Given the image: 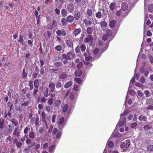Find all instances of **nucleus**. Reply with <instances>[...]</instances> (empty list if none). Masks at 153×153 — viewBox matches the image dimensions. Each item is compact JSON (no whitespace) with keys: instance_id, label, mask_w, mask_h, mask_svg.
Returning <instances> with one entry per match:
<instances>
[{"instance_id":"f257e3e1","label":"nucleus","mask_w":153,"mask_h":153,"mask_svg":"<svg viewBox=\"0 0 153 153\" xmlns=\"http://www.w3.org/2000/svg\"><path fill=\"white\" fill-rule=\"evenodd\" d=\"M57 123L59 125V127L60 129L63 128L65 123L64 118L62 117L60 119H57Z\"/></svg>"},{"instance_id":"f03ea898","label":"nucleus","mask_w":153,"mask_h":153,"mask_svg":"<svg viewBox=\"0 0 153 153\" xmlns=\"http://www.w3.org/2000/svg\"><path fill=\"white\" fill-rule=\"evenodd\" d=\"M12 126L10 124L8 125L2 131L5 134H9L12 130Z\"/></svg>"},{"instance_id":"7ed1b4c3","label":"nucleus","mask_w":153,"mask_h":153,"mask_svg":"<svg viewBox=\"0 0 153 153\" xmlns=\"http://www.w3.org/2000/svg\"><path fill=\"white\" fill-rule=\"evenodd\" d=\"M67 9L70 13H72L74 10V6L72 3H68L67 5Z\"/></svg>"},{"instance_id":"20e7f679","label":"nucleus","mask_w":153,"mask_h":153,"mask_svg":"<svg viewBox=\"0 0 153 153\" xmlns=\"http://www.w3.org/2000/svg\"><path fill=\"white\" fill-rule=\"evenodd\" d=\"M49 91L52 93L53 92L55 89V85L53 82L50 83L48 85Z\"/></svg>"},{"instance_id":"39448f33","label":"nucleus","mask_w":153,"mask_h":153,"mask_svg":"<svg viewBox=\"0 0 153 153\" xmlns=\"http://www.w3.org/2000/svg\"><path fill=\"white\" fill-rule=\"evenodd\" d=\"M56 33L59 36H60L62 35V36H65L66 35V31L63 29H62V30H57L56 31Z\"/></svg>"},{"instance_id":"423d86ee","label":"nucleus","mask_w":153,"mask_h":153,"mask_svg":"<svg viewBox=\"0 0 153 153\" xmlns=\"http://www.w3.org/2000/svg\"><path fill=\"white\" fill-rule=\"evenodd\" d=\"M124 115V111L123 113V114H121V117L120 119V120H119V121L117 125V126H119V127H121L122 125H123V123H124V119L123 121V119H121L122 117Z\"/></svg>"},{"instance_id":"0eeeda50","label":"nucleus","mask_w":153,"mask_h":153,"mask_svg":"<svg viewBox=\"0 0 153 153\" xmlns=\"http://www.w3.org/2000/svg\"><path fill=\"white\" fill-rule=\"evenodd\" d=\"M66 43L67 46L68 47L71 48L72 50H73V42L70 40H67L66 41Z\"/></svg>"},{"instance_id":"6e6552de","label":"nucleus","mask_w":153,"mask_h":153,"mask_svg":"<svg viewBox=\"0 0 153 153\" xmlns=\"http://www.w3.org/2000/svg\"><path fill=\"white\" fill-rule=\"evenodd\" d=\"M19 127L18 126L16 127L13 133V135L16 137H19L20 135V132L18 130Z\"/></svg>"},{"instance_id":"1a4fd4ad","label":"nucleus","mask_w":153,"mask_h":153,"mask_svg":"<svg viewBox=\"0 0 153 153\" xmlns=\"http://www.w3.org/2000/svg\"><path fill=\"white\" fill-rule=\"evenodd\" d=\"M146 105L148 106H151L153 105V99H147L146 101Z\"/></svg>"},{"instance_id":"9d476101","label":"nucleus","mask_w":153,"mask_h":153,"mask_svg":"<svg viewBox=\"0 0 153 153\" xmlns=\"http://www.w3.org/2000/svg\"><path fill=\"white\" fill-rule=\"evenodd\" d=\"M61 103V101L57 100L53 104V107L54 108L58 107Z\"/></svg>"},{"instance_id":"9b49d317","label":"nucleus","mask_w":153,"mask_h":153,"mask_svg":"<svg viewBox=\"0 0 153 153\" xmlns=\"http://www.w3.org/2000/svg\"><path fill=\"white\" fill-rule=\"evenodd\" d=\"M88 37L85 39L84 41L85 42H89L92 41L93 40V37L90 35H88Z\"/></svg>"},{"instance_id":"f8f14e48","label":"nucleus","mask_w":153,"mask_h":153,"mask_svg":"<svg viewBox=\"0 0 153 153\" xmlns=\"http://www.w3.org/2000/svg\"><path fill=\"white\" fill-rule=\"evenodd\" d=\"M74 20V16L71 15L68 16L66 19V21H67V22L69 23H71Z\"/></svg>"},{"instance_id":"ddd939ff","label":"nucleus","mask_w":153,"mask_h":153,"mask_svg":"<svg viewBox=\"0 0 153 153\" xmlns=\"http://www.w3.org/2000/svg\"><path fill=\"white\" fill-rule=\"evenodd\" d=\"M67 77V75L65 73H63L60 74L59 76V78L61 80H64L66 79Z\"/></svg>"},{"instance_id":"4468645a","label":"nucleus","mask_w":153,"mask_h":153,"mask_svg":"<svg viewBox=\"0 0 153 153\" xmlns=\"http://www.w3.org/2000/svg\"><path fill=\"white\" fill-rule=\"evenodd\" d=\"M29 137L30 139H33L36 137V135L33 131H31L29 132Z\"/></svg>"},{"instance_id":"2eb2a0df","label":"nucleus","mask_w":153,"mask_h":153,"mask_svg":"<svg viewBox=\"0 0 153 153\" xmlns=\"http://www.w3.org/2000/svg\"><path fill=\"white\" fill-rule=\"evenodd\" d=\"M116 4L114 3H111L109 5V8L112 11L114 10L116 8Z\"/></svg>"},{"instance_id":"dca6fc26","label":"nucleus","mask_w":153,"mask_h":153,"mask_svg":"<svg viewBox=\"0 0 153 153\" xmlns=\"http://www.w3.org/2000/svg\"><path fill=\"white\" fill-rule=\"evenodd\" d=\"M81 16L80 14L78 12L76 13L74 15V19L76 20H78L80 18Z\"/></svg>"},{"instance_id":"f3484780","label":"nucleus","mask_w":153,"mask_h":153,"mask_svg":"<svg viewBox=\"0 0 153 153\" xmlns=\"http://www.w3.org/2000/svg\"><path fill=\"white\" fill-rule=\"evenodd\" d=\"M15 143L16 144V146L18 148L20 147L22 145V143L21 142L18 141L17 139H16L15 140Z\"/></svg>"},{"instance_id":"a211bd4d","label":"nucleus","mask_w":153,"mask_h":153,"mask_svg":"<svg viewBox=\"0 0 153 153\" xmlns=\"http://www.w3.org/2000/svg\"><path fill=\"white\" fill-rule=\"evenodd\" d=\"M61 13L62 16L65 17L67 15V11L65 9H63L61 11Z\"/></svg>"},{"instance_id":"6ab92c4d","label":"nucleus","mask_w":153,"mask_h":153,"mask_svg":"<svg viewBox=\"0 0 153 153\" xmlns=\"http://www.w3.org/2000/svg\"><path fill=\"white\" fill-rule=\"evenodd\" d=\"M73 82L71 81H70L69 82L66 83L64 87L65 88H68L70 87L72 84Z\"/></svg>"},{"instance_id":"aec40b11","label":"nucleus","mask_w":153,"mask_h":153,"mask_svg":"<svg viewBox=\"0 0 153 153\" xmlns=\"http://www.w3.org/2000/svg\"><path fill=\"white\" fill-rule=\"evenodd\" d=\"M84 23L88 26H90L92 24V22L91 21H88L86 19H85L83 20Z\"/></svg>"},{"instance_id":"412c9836","label":"nucleus","mask_w":153,"mask_h":153,"mask_svg":"<svg viewBox=\"0 0 153 153\" xmlns=\"http://www.w3.org/2000/svg\"><path fill=\"white\" fill-rule=\"evenodd\" d=\"M62 58L64 59H67L68 60H70L71 59L70 56H68L67 54H63L62 56Z\"/></svg>"},{"instance_id":"4be33fe9","label":"nucleus","mask_w":153,"mask_h":153,"mask_svg":"<svg viewBox=\"0 0 153 153\" xmlns=\"http://www.w3.org/2000/svg\"><path fill=\"white\" fill-rule=\"evenodd\" d=\"M67 54L69 56H71L73 57V58L75 57L76 56L73 50H72V51L68 53Z\"/></svg>"},{"instance_id":"5701e85b","label":"nucleus","mask_w":153,"mask_h":153,"mask_svg":"<svg viewBox=\"0 0 153 153\" xmlns=\"http://www.w3.org/2000/svg\"><path fill=\"white\" fill-rule=\"evenodd\" d=\"M81 29L80 28L76 29L74 31V34L76 36L79 34L81 32Z\"/></svg>"},{"instance_id":"b1692460","label":"nucleus","mask_w":153,"mask_h":153,"mask_svg":"<svg viewBox=\"0 0 153 153\" xmlns=\"http://www.w3.org/2000/svg\"><path fill=\"white\" fill-rule=\"evenodd\" d=\"M11 122L15 126H16L18 125V122L17 120L14 118L12 119L11 120Z\"/></svg>"},{"instance_id":"393cba45","label":"nucleus","mask_w":153,"mask_h":153,"mask_svg":"<svg viewBox=\"0 0 153 153\" xmlns=\"http://www.w3.org/2000/svg\"><path fill=\"white\" fill-rule=\"evenodd\" d=\"M105 34L107 35L108 37L111 36L112 34V32L111 30L108 29L107 30Z\"/></svg>"},{"instance_id":"a878e982","label":"nucleus","mask_w":153,"mask_h":153,"mask_svg":"<svg viewBox=\"0 0 153 153\" xmlns=\"http://www.w3.org/2000/svg\"><path fill=\"white\" fill-rule=\"evenodd\" d=\"M139 119L141 121H146L147 120V117L145 116L141 115L140 116Z\"/></svg>"},{"instance_id":"bb28decb","label":"nucleus","mask_w":153,"mask_h":153,"mask_svg":"<svg viewBox=\"0 0 153 153\" xmlns=\"http://www.w3.org/2000/svg\"><path fill=\"white\" fill-rule=\"evenodd\" d=\"M100 24L102 27V28H105L107 25V23L105 21H103L101 22Z\"/></svg>"},{"instance_id":"cd10ccee","label":"nucleus","mask_w":153,"mask_h":153,"mask_svg":"<svg viewBox=\"0 0 153 153\" xmlns=\"http://www.w3.org/2000/svg\"><path fill=\"white\" fill-rule=\"evenodd\" d=\"M147 150L148 151H153V145H149L147 147Z\"/></svg>"},{"instance_id":"c85d7f7f","label":"nucleus","mask_w":153,"mask_h":153,"mask_svg":"<svg viewBox=\"0 0 153 153\" xmlns=\"http://www.w3.org/2000/svg\"><path fill=\"white\" fill-rule=\"evenodd\" d=\"M82 74L81 70H78L75 72V74L76 76H79Z\"/></svg>"},{"instance_id":"c756f323","label":"nucleus","mask_w":153,"mask_h":153,"mask_svg":"<svg viewBox=\"0 0 153 153\" xmlns=\"http://www.w3.org/2000/svg\"><path fill=\"white\" fill-rule=\"evenodd\" d=\"M30 129V128L27 127H26L25 128L24 130V133L25 135L28 134Z\"/></svg>"},{"instance_id":"7c9ffc66","label":"nucleus","mask_w":153,"mask_h":153,"mask_svg":"<svg viewBox=\"0 0 153 153\" xmlns=\"http://www.w3.org/2000/svg\"><path fill=\"white\" fill-rule=\"evenodd\" d=\"M56 87L57 88H59L62 87V85L61 82L59 81H58L56 84Z\"/></svg>"},{"instance_id":"2f4dec72","label":"nucleus","mask_w":153,"mask_h":153,"mask_svg":"<svg viewBox=\"0 0 153 153\" xmlns=\"http://www.w3.org/2000/svg\"><path fill=\"white\" fill-rule=\"evenodd\" d=\"M19 39L18 40V42L21 43L23 45L24 42L23 36L22 35H20Z\"/></svg>"},{"instance_id":"473e14b6","label":"nucleus","mask_w":153,"mask_h":153,"mask_svg":"<svg viewBox=\"0 0 153 153\" xmlns=\"http://www.w3.org/2000/svg\"><path fill=\"white\" fill-rule=\"evenodd\" d=\"M73 89L75 91H79L80 90L81 87L79 86H78L75 85L73 87Z\"/></svg>"},{"instance_id":"72a5a7b5","label":"nucleus","mask_w":153,"mask_h":153,"mask_svg":"<svg viewBox=\"0 0 153 153\" xmlns=\"http://www.w3.org/2000/svg\"><path fill=\"white\" fill-rule=\"evenodd\" d=\"M152 128V126L150 124H148L145 125L144 127V129L145 130L150 129Z\"/></svg>"},{"instance_id":"f704fd0d","label":"nucleus","mask_w":153,"mask_h":153,"mask_svg":"<svg viewBox=\"0 0 153 153\" xmlns=\"http://www.w3.org/2000/svg\"><path fill=\"white\" fill-rule=\"evenodd\" d=\"M67 21L65 18H62L61 20V22L63 25H66L67 24Z\"/></svg>"},{"instance_id":"c9c22d12","label":"nucleus","mask_w":153,"mask_h":153,"mask_svg":"<svg viewBox=\"0 0 153 153\" xmlns=\"http://www.w3.org/2000/svg\"><path fill=\"white\" fill-rule=\"evenodd\" d=\"M25 68H24L22 72V78L23 79H25L27 76V74L25 72Z\"/></svg>"},{"instance_id":"e433bc0d","label":"nucleus","mask_w":153,"mask_h":153,"mask_svg":"<svg viewBox=\"0 0 153 153\" xmlns=\"http://www.w3.org/2000/svg\"><path fill=\"white\" fill-rule=\"evenodd\" d=\"M107 145L109 148H112L113 146L114 143L112 141H108L107 143Z\"/></svg>"},{"instance_id":"4c0bfd02","label":"nucleus","mask_w":153,"mask_h":153,"mask_svg":"<svg viewBox=\"0 0 153 153\" xmlns=\"http://www.w3.org/2000/svg\"><path fill=\"white\" fill-rule=\"evenodd\" d=\"M34 84L35 88H38L39 85L38 80L37 79H36L34 81Z\"/></svg>"},{"instance_id":"58836bf2","label":"nucleus","mask_w":153,"mask_h":153,"mask_svg":"<svg viewBox=\"0 0 153 153\" xmlns=\"http://www.w3.org/2000/svg\"><path fill=\"white\" fill-rule=\"evenodd\" d=\"M55 50L58 51H60L62 48L60 45H58L55 47Z\"/></svg>"},{"instance_id":"ea45409f","label":"nucleus","mask_w":153,"mask_h":153,"mask_svg":"<svg viewBox=\"0 0 153 153\" xmlns=\"http://www.w3.org/2000/svg\"><path fill=\"white\" fill-rule=\"evenodd\" d=\"M116 23V21L113 20L111 21L109 23V26L111 27H113L114 26Z\"/></svg>"},{"instance_id":"a19ab883","label":"nucleus","mask_w":153,"mask_h":153,"mask_svg":"<svg viewBox=\"0 0 153 153\" xmlns=\"http://www.w3.org/2000/svg\"><path fill=\"white\" fill-rule=\"evenodd\" d=\"M148 10L150 13L153 12V4L150 5L148 8Z\"/></svg>"},{"instance_id":"79ce46f5","label":"nucleus","mask_w":153,"mask_h":153,"mask_svg":"<svg viewBox=\"0 0 153 153\" xmlns=\"http://www.w3.org/2000/svg\"><path fill=\"white\" fill-rule=\"evenodd\" d=\"M37 117H33L31 118L30 122L32 124H33L35 123Z\"/></svg>"},{"instance_id":"37998d69","label":"nucleus","mask_w":153,"mask_h":153,"mask_svg":"<svg viewBox=\"0 0 153 153\" xmlns=\"http://www.w3.org/2000/svg\"><path fill=\"white\" fill-rule=\"evenodd\" d=\"M144 92L146 95V97H148L151 95L150 92L148 90H145L144 91Z\"/></svg>"},{"instance_id":"c03bdc74","label":"nucleus","mask_w":153,"mask_h":153,"mask_svg":"<svg viewBox=\"0 0 153 153\" xmlns=\"http://www.w3.org/2000/svg\"><path fill=\"white\" fill-rule=\"evenodd\" d=\"M92 14V10L91 9H88L87 11V14L88 16H90Z\"/></svg>"},{"instance_id":"a18cd8bd","label":"nucleus","mask_w":153,"mask_h":153,"mask_svg":"<svg viewBox=\"0 0 153 153\" xmlns=\"http://www.w3.org/2000/svg\"><path fill=\"white\" fill-rule=\"evenodd\" d=\"M33 81L32 80L29 81V85L30 87V89L32 90L33 88Z\"/></svg>"},{"instance_id":"49530a36","label":"nucleus","mask_w":153,"mask_h":153,"mask_svg":"<svg viewBox=\"0 0 153 153\" xmlns=\"http://www.w3.org/2000/svg\"><path fill=\"white\" fill-rule=\"evenodd\" d=\"M68 105L66 104L62 108L63 112H66L67 111V110L68 109Z\"/></svg>"},{"instance_id":"de8ad7c7","label":"nucleus","mask_w":153,"mask_h":153,"mask_svg":"<svg viewBox=\"0 0 153 153\" xmlns=\"http://www.w3.org/2000/svg\"><path fill=\"white\" fill-rule=\"evenodd\" d=\"M137 93L138 95L141 97H144V94L140 90H138L137 91Z\"/></svg>"},{"instance_id":"09e8293b","label":"nucleus","mask_w":153,"mask_h":153,"mask_svg":"<svg viewBox=\"0 0 153 153\" xmlns=\"http://www.w3.org/2000/svg\"><path fill=\"white\" fill-rule=\"evenodd\" d=\"M126 148H128L129 147L130 144V140H126Z\"/></svg>"},{"instance_id":"8fccbe9b","label":"nucleus","mask_w":153,"mask_h":153,"mask_svg":"<svg viewBox=\"0 0 153 153\" xmlns=\"http://www.w3.org/2000/svg\"><path fill=\"white\" fill-rule=\"evenodd\" d=\"M123 11V10H121L117 11L116 12V15L118 16H119L122 14Z\"/></svg>"},{"instance_id":"3c124183","label":"nucleus","mask_w":153,"mask_h":153,"mask_svg":"<svg viewBox=\"0 0 153 153\" xmlns=\"http://www.w3.org/2000/svg\"><path fill=\"white\" fill-rule=\"evenodd\" d=\"M43 94L44 96L45 97H47L48 96L49 94L48 92V88H47L45 91L44 93Z\"/></svg>"},{"instance_id":"603ef678","label":"nucleus","mask_w":153,"mask_h":153,"mask_svg":"<svg viewBox=\"0 0 153 153\" xmlns=\"http://www.w3.org/2000/svg\"><path fill=\"white\" fill-rule=\"evenodd\" d=\"M145 81V79L143 76H141L140 79V82L142 83H144Z\"/></svg>"},{"instance_id":"864d4df0","label":"nucleus","mask_w":153,"mask_h":153,"mask_svg":"<svg viewBox=\"0 0 153 153\" xmlns=\"http://www.w3.org/2000/svg\"><path fill=\"white\" fill-rule=\"evenodd\" d=\"M33 149L37 150L40 147V145L39 143H35Z\"/></svg>"},{"instance_id":"5fc2aeb1","label":"nucleus","mask_w":153,"mask_h":153,"mask_svg":"<svg viewBox=\"0 0 153 153\" xmlns=\"http://www.w3.org/2000/svg\"><path fill=\"white\" fill-rule=\"evenodd\" d=\"M96 16L99 19L102 16L101 13L100 12H98L96 13Z\"/></svg>"},{"instance_id":"6e6d98bb","label":"nucleus","mask_w":153,"mask_h":153,"mask_svg":"<svg viewBox=\"0 0 153 153\" xmlns=\"http://www.w3.org/2000/svg\"><path fill=\"white\" fill-rule=\"evenodd\" d=\"M87 33L89 34H91L92 33V29L91 27H88L87 29Z\"/></svg>"},{"instance_id":"4d7b16f0","label":"nucleus","mask_w":153,"mask_h":153,"mask_svg":"<svg viewBox=\"0 0 153 153\" xmlns=\"http://www.w3.org/2000/svg\"><path fill=\"white\" fill-rule=\"evenodd\" d=\"M25 142L26 144L27 145H28L32 142V140L30 138H27L26 139Z\"/></svg>"},{"instance_id":"13d9d810","label":"nucleus","mask_w":153,"mask_h":153,"mask_svg":"<svg viewBox=\"0 0 153 153\" xmlns=\"http://www.w3.org/2000/svg\"><path fill=\"white\" fill-rule=\"evenodd\" d=\"M80 48L82 52H83L85 50L86 46L85 45H81Z\"/></svg>"},{"instance_id":"bf43d9fd","label":"nucleus","mask_w":153,"mask_h":153,"mask_svg":"<svg viewBox=\"0 0 153 153\" xmlns=\"http://www.w3.org/2000/svg\"><path fill=\"white\" fill-rule=\"evenodd\" d=\"M36 143L34 142H32L30 143V145L28 146V147L30 149L33 148L35 144Z\"/></svg>"},{"instance_id":"052dcab7","label":"nucleus","mask_w":153,"mask_h":153,"mask_svg":"<svg viewBox=\"0 0 153 153\" xmlns=\"http://www.w3.org/2000/svg\"><path fill=\"white\" fill-rule=\"evenodd\" d=\"M53 102V98H51L49 99L48 101V104L50 105H51Z\"/></svg>"},{"instance_id":"680f3d73","label":"nucleus","mask_w":153,"mask_h":153,"mask_svg":"<svg viewBox=\"0 0 153 153\" xmlns=\"http://www.w3.org/2000/svg\"><path fill=\"white\" fill-rule=\"evenodd\" d=\"M62 65V63L61 62H55L54 64L55 66L57 67H60Z\"/></svg>"},{"instance_id":"e2e57ef3","label":"nucleus","mask_w":153,"mask_h":153,"mask_svg":"<svg viewBox=\"0 0 153 153\" xmlns=\"http://www.w3.org/2000/svg\"><path fill=\"white\" fill-rule=\"evenodd\" d=\"M137 125V122H135L134 123H133L131 125V127L132 128H134Z\"/></svg>"},{"instance_id":"0e129e2a","label":"nucleus","mask_w":153,"mask_h":153,"mask_svg":"<svg viewBox=\"0 0 153 153\" xmlns=\"http://www.w3.org/2000/svg\"><path fill=\"white\" fill-rule=\"evenodd\" d=\"M55 147V146L52 145L50 146L49 147V152H52Z\"/></svg>"},{"instance_id":"69168bd1","label":"nucleus","mask_w":153,"mask_h":153,"mask_svg":"<svg viewBox=\"0 0 153 153\" xmlns=\"http://www.w3.org/2000/svg\"><path fill=\"white\" fill-rule=\"evenodd\" d=\"M76 81L79 84L81 83L82 81L81 79L79 78H75Z\"/></svg>"},{"instance_id":"338daca9","label":"nucleus","mask_w":153,"mask_h":153,"mask_svg":"<svg viewBox=\"0 0 153 153\" xmlns=\"http://www.w3.org/2000/svg\"><path fill=\"white\" fill-rule=\"evenodd\" d=\"M70 98L71 100H73L74 98V92H71L70 94Z\"/></svg>"},{"instance_id":"774afa93","label":"nucleus","mask_w":153,"mask_h":153,"mask_svg":"<svg viewBox=\"0 0 153 153\" xmlns=\"http://www.w3.org/2000/svg\"><path fill=\"white\" fill-rule=\"evenodd\" d=\"M149 57V59H150V62L152 64L153 63V56L151 55H150Z\"/></svg>"}]
</instances>
